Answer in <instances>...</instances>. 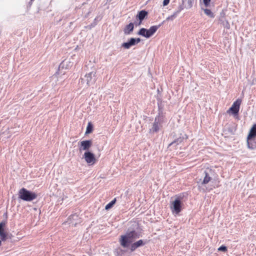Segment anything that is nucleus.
Masks as SVG:
<instances>
[{
    "mask_svg": "<svg viewBox=\"0 0 256 256\" xmlns=\"http://www.w3.org/2000/svg\"><path fill=\"white\" fill-rule=\"evenodd\" d=\"M139 237L140 235L135 230L128 231L126 234L120 236L119 242L122 247L127 248L134 240Z\"/></svg>",
    "mask_w": 256,
    "mask_h": 256,
    "instance_id": "f257e3e1",
    "label": "nucleus"
},
{
    "mask_svg": "<svg viewBox=\"0 0 256 256\" xmlns=\"http://www.w3.org/2000/svg\"><path fill=\"white\" fill-rule=\"evenodd\" d=\"M18 198L30 202L37 198V194L25 188H22L18 192Z\"/></svg>",
    "mask_w": 256,
    "mask_h": 256,
    "instance_id": "f03ea898",
    "label": "nucleus"
},
{
    "mask_svg": "<svg viewBox=\"0 0 256 256\" xmlns=\"http://www.w3.org/2000/svg\"><path fill=\"white\" fill-rule=\"evenodd\" d=\"M160 26H154L148 30L144 28H140L138 32V34L146 38H150L156 32Z\"/></svg>",
    "mask_w": 256,
    "mask_h": 256,
    "instance_id": "7ed1b4c3",
    "label": "nucleus"
},
{
    "mask_svg": "<svg viewBox=\"0 0 256 256\" xmlns=\"http://www.w3.org/2000/svg\"><path fill=\"white\" fill-rule=\"evenodd\" d=\"M83 157L86 162L90 166L93 165L96 162L94 154L90 152H85Z\"/></svg>",
    "mask_w": 256,
    "mask_h": 256,
    "instance_id": "20e7f679",
    "label": "nucleus"
},
{
    "mask_svg": "<svg viewBox=\"0 0 256 256\" xmlns=\"http://www.w3.org/2000/svg\"><path fill=\"white\" fill-rule=\"evenodd\" d=\"M92 145V140H84L80 141L78 143V150L80 152L84 150L88 151Z\"/></svg>",
    "mask_w": 256,
    "mask_h": 256,
    "instance_id": "39448f33",
    "label": "nucleus"
},
{
    "mask_svg": "<svg viewBox=\"0 0 256 256\" xmlns=\"http://www.w3.org/2000/svg\"><path fill=\"white\" fill-rule=\"evenodd\" d=\"M242 100L240 99L236 100L235 101L232 106L228 110L227 112L230 113L232 112V114L234 116L238 115V112L240 110V105L241 104Z\"/></svg>",
    "mask_w": 256,
    "mask_h": 256,
    "instance_id": "423d86ee",
    "label": "nucleus"
},
{
    "mask_svg": "<svg viewBox=\"0 0 256 256\" xmlns=\"http://www.w3.org/2000/svg\"><path fill=\"white\" fill-rule=\"evenodd\" d=\"M182 202L180 198H176L172 203L170 207L173 213L179 214L182 210Z\"/></svg>",
    "mask_w": 256,
    "mask_h": 256,
    "instance_id": "0eeeda50",
    "label": "nucleus"
},
{
    "mask_svg": "<svg viewBox=\"0 0 256 256\" xmlns=\"http://www.w3.org/2000/svg\"><path fill=\"white\" fill-rule=\"evenodd\" d=\"M95 74H93L92 72L86 74L84 76V82H86L88 86H90L95 83L96 80L95 78H93Z\"/></svg>",
    "mask_w": 256,
    "mask_h": 256,
    "instance_id": "6e6552de",
    "label": "nucleus"
},
{
    "mask_svg": "<svg viewBox=\"0 0 256 256\" xmlns=\"http://www.w3.org/2000/svg\"><path fill=\"white\" fill-rule=\"evenodd\" d=\"M184 138H178L176 140H174V142H172L170 144L168 145V147L170 146H174V149L176 150L178 148L182 149V146L181 145L184 146Z\"/></svg>",
    "mask_w": 256,
    "mask_h": 256,
    "instance_id": "1a4fd4ad",
    "label": "nucleus"
},
{
    "mask_svg": "<svg viewBox=\"0 0 256 256\" xmlns=\"http://www.w3.org/2000/svg\"><path fill=\"white\" fill-rule=\"evenodd\" d=\"M246 144L249 149L254 150L256 148V137L247 136Z\"/></svg>",
    "mask_w": 256,
    "mask_h": 256,
    "instance_id": "9d476101",
    "label": "nucleus"
},
{
    "mask_svg": "<svg viewBox=\"0 0 256 256\" xmlns=\"http://www.w3.org/2000/svg\"><path fill=\"white\" fill-rule=\"evenodd\" d=\"M140 42V38H131L128 42H124L122 44V46L126 49L130 48L132 46L135 45L136 44Z\"/></svg>",
    "mask_w": 256,
    "mask_h": 256,
    "instance_id": "9b49d317",
    "label": "nucleus"
},
{
    "mask_svg": "<svg viewBox=\"0 0 256 256\" xmlns=\"http://www.w3.org/2000/svg\"><path fill=\"white\" fill-rule=\"evenodd\" d=\"M5 226V222H0V238L2 241H5L6 240L8 236L7 232L4 230Z\"/></svg>",
    "mask_w": 256,
    "mask_h": 256,
    "instance_id": "f8f14e48",
    "label": "nucleus"
},
{
    "mask_svg": "<svg viewBox=\"0 0 256 256\" xmlns=\"http://www.w3.org/2000/svg\"><path fill=\"white\" fill-rule=\"evenodd\" d=\"M148 12L144 10H141L138 12V14L136 15V18H138L140 20L139 24H141L142 22L148 15Z\"/></svg>",
    "mask_w": 256,
    "mask_h": 256,
    "instance_id": "ddd939ff",
    "label": "nucleus"
},
{
    "mask_svg": "<svg viewBox=\"0 0 256 256\" xmlns=\"http://www.w3.org/2000/svg\"><path fill=\"white\" fill-rule=\"evenodd\" d=\"M134 24L132 22L126 25L124 30V33L126 34H130L134 30Z\"/></svg>",
    "mask_w": 256,
    "mask_h": 256,
    "instance_id": "4468645a",
    "label": "nucleus"
},
{
    "mask_svg": "<svg viewBox=\"0 0 256 256\" xmlns=\"http://www.w3.org/2000/svg\"><path fill=\"white\" fill-rule=\"evenodd\" d=\"M204 176L202 182V184H206L212 180V178L210 176L209 174L206 171H204Z\"/></svg>",
    "mask_w": 256,
    "mask_h": 256,
    "instance_id": "2eb2a0df",
    "label": "nucleus"
},
{
    "mask_svg": "<svg viewBox=\"0 0 256 256\" xmlns=\"http://www.w3.org/2000/svg\"><path fill=\"white\" fill-rule=\"evenodd\" d=\"M247 136L256 137V124L252 126Z\"/></svg>",
    "mask_w": 256,
    "mask_h": 256,
    "instance_id": "dca6fc26",
    "label": "nucleus"
},
{
    "mask_svg": "<svg viewBox=\"0 0 256 256\" xmlns=\"http://www.w3.org/2000/svg\"><path fill=\"white\" fill-rule=\"evenodd\" d=\"M116 202V198H114L112 201L107 204L105 206V209L108 210L112 208Z\"/></svg>",
    "mask_w": 256,
    "mask_h": 256,
    "instance_id": "f3484780",
    "label": "nucleus"
},
{
    "mask_svg": "<svg viewBox=\"0 0 256 256\" xmlns=\"http://www.w3.org/2000/svg\"><path fill=\"white\" fill-rule=\"evenodd\" d=\"M160 128L158 123V122H154L153 124L152 127V130L154 132H157L159 130Z\"/></svg>",
    "mask_w": 256,
    "mask_h": 256,
    "instance_id": "a211bd4d",
    "label": "nucleus"
},
{
    "mask_svg": "<svg viewBox=\"0 0 256 256\" xmlns=\"http://www.w3.org/2000/svg\"><path fill=\"white\" fill-rule=\"evenodd\" d=\"M204 12L206 14L207 16H210V18H214V14L210 10H209V9H204Z\"/></svg>",
    "mask_w": 256,
    "mask_h": 256,
    "instance_id": "6ab92c4d",
    "label": "nucleus"
},
{
    "mask_svg": "<svg viewBox=\"0 0 256 256\" xmlns=\"http://www.w3.org/2000/svg\"><path fill=\"white\" fill-rule=\"evenodd\" d=\"M92 126L90 122H89L86 127V134H90V133L92 132Z\"/></svg>",
    "mask_w": 256,
    "mask_h": 256,
    "instance_id": "aec40b11",
    "label": "nucleus"
},
{
    "mask_svg": "<svg viewBox=\"0 0 256 256\" xmlns=\"http://www.w3.org/2000/svg\"><path fill=\"white\" fill-rule=\"evenodd\" d=\"M177 14H178V12H175L173 14L168 16L166 18V20H172L176 16Z\"/></svg>",
    "mask_w": 256,
    "mask_h": 256,
    "instance_id": "412c9836",
    "label": "nucleus"
},
{
    "mask_svg": "<svg viewBox=\"0 0 256 256\" xmlns=\"http://www.w3.org/2000/svg\"><path fill=\"white\" fill-rule=\"evenodd\" d=\"M135 244H136L138 248L140 246H144L145 244V243L144 242V241L142 240H138V241L135 242Z\"/></svg>",
    "mask_w": 256,
    "mask_h": 256,
    "instance_id": "4be33fe9",
    "label": "nucleus"
},
{
    "mask_svg": "<svg viewBox=\"0 0 256 256\" xmlns=\"http://www.w3.org/2000/svg\"><path fill=\"white\" fill-rule=\"evenodd\" d=\"M138 247L135 242L132 244L130 246V250L132 252L135 250Z\"/></svg>",
    "mask_w": 256,
    "mask_h": 256,
    "instance_id": "5701e85b",
    "label": "nucleus"
},
{
    "mask_svg": "<svg viewBox=\"0 0 256 256\" xmlns=\"http://www.w3.org/2000/svg\"><path fill=\"white\" fill-rule=\"evenodd\" d=\"M218 250L219 251H224V252H226L227 251V248L226 246H220L218 248Z\"/></svg>",
    "mask_w": 256,
    "mask_h": 256,
    "instance_id": "b1692460",
    "label": "nucleus"
},
{
    "mask_svg": "<svg viewBox=\"0 0 256 256\" xmlns=\"http://www.w3.org/2000/svg\"><path fill=\"white\" fill-rule=\"evenodd\" d=\"M210 2V0H203V2L206 6H208L209 5Z\"/></svg>",
    "mask_w": 256,
    "mask_h": 256,
    "instance_id": "393cba45",
    "label": "nucleus"
},
{
    "mask_svg": "<svg viewBox=\"0 0 256 256\" xmlns=\"http://www.w3.org/2000/svg\"><path fill=\"white\" fill-rule=\"evenodd\" d=\"M170 1V0H164L163 6H167L169 4Z\"/></svg>",
    "mask_w": 256,
    "mask_h": 256,
    "instance_id": "a878e982",
    "label": "nucleus"
},
{
    "mask_svg": "<svg viewBox=\"0 0 256 256\" xmlns=\"http://www.w3.org/2000/svg\"><path fill=\"white\" fill-rule=\"evenodd\" d=\"M1 244H2V242H1V240H0V246H1Z\"/></svg>",
    "mask_w": 256,
    "mask_h": 256,
    "instance_id": "bb28decb",
    "label": "nucleus"
}]
</instances>
